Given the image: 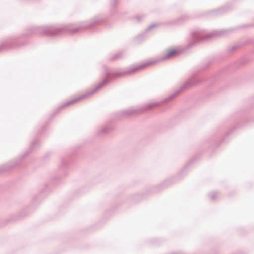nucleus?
<instances>
[{
    "instance_id": "f257e3e1",
    "label": "nucleus",
    "mask_w": 254,
    "mask_h": 254,
    "mask_svg": "<svg viewBox=\"0 0 254 254\" xmlns=\"http://www.w3.org/2000/svg\"><path fill=\"white\" fill-rule=\"evenodd\" d=\"M178 54L179 52L177 50L170 49L167 51L165 58H170L177 55Z\"/></svg>"
}]
</instances>
